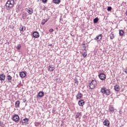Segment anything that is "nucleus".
I'll return each instance as SVG.
<instances>
[{
    "label": "nucleus",
    "instance_id": "obj_1",
    "mask_svg": "<svg viewBox=\"0 0 127 127\" xmlns=\"http://www.w3.org/2000/svg\"><path fill=\"white\" fill-rule=\"evenodd\" d=\"M14 6V0H8L5 4V6L7 10H10L12 9Z\"/></svg>",
    "mask_w": 127,
    "mask_h": 127
},
{
    "label": "nucleus",
    "instance_id": "obj_2",
    "mask_svg": "<svg viewBox=\"0 0 127 127\" xmlns=\"http://www.w3.org/2000/svg\"><path fill=\"white\" fill-rule=\"evenodd\" d=\"M96 86H97V80H92L90 83H89V87L90 89H95L96 88Z\"/></svg>",
    "mask_w": 127,
    "mask_h": 127
},
{
    "label": "nucleus",
    "instance_id": "obj_3",
    "mask_svg": "<svg viewBox=\"0 0 127 127\" xmlns=\"http://www.w3.org/2000/svg\"><path fill=\"white\" fill-rule=\"evenodd\" d=\"M98 77L100 79V80L104 81V80H106V78L107 76L105 73H101L98 75Z\"/></svg>",
    "mask_w": 127,
    "mask_h": 127
},
{
    "label": "nucleus",
    "instance_id": "obj_4",
    "mask_svg": "<svg viewBox=\"0 0 127 127\" xmlns=\"http://www.w3.org/2000/svg\"><path fill=\"white\" fill-rule=\"evenodd\" d=\"M102 38H103V34H100L97 36L96 37L94 38V40H97V41H101V40H102Z\"/></svg>",
    "mask_w": 127,
    "mask_h": 127
},
{
    "label": "nucleus",
    "instance_id": "obj_5",
    "mask_svg": "<svg viewBox=\"0 0 127 127\" xmlns=\"http://www.w3.org/2000/svg\"><path fill=\"white\" fill-rule=\"evenodd\" d=\"M83 98V94L81 93L80 92H78L77 95H76V100H80Z\"/></svg>",
    "mask_w": 127,
    "mask_h": 127
},
{
    "label": "nucleus",
    "instance_id": "obj_6",
    "mask_svg": "<svg viewBox=\"0 0 127 127\" xmlns=\"http://www.w3.org/2000/svg\"><path fill=\"white\" fill-rule=\"evenodd\" d=\"M12 120L14 122H18L19 121V116L17 115H15L12 117Z\"/></svg>",
    "mask_w": 127,
    "mask_h": 127
},
{
    "label": "nucleus",
    "instance_id": "obj_7",
    "mask_svg": "<svg viewBox=\"0 0 127 127\" xmlns=\"http://www.w3.org/2000/svg\"><path fill=\"white\" fill-rule=\"evenodd\" d=\"M78 104L80 107H83L85 105V101L83 99H80L78 101Z\"/></svg>",
    "mask_w": 127,
    "mask_h": 127
},
{
    "label": "nucleus",
    "instance_id": "obj_8",
    "mask_svg": "<svg viewBox=\"0 0 127 127\" xmlns=\"http://www.w3.org/2000/svg\"><path fill=\"white\" fill-rule=\"evenodd\" d=\"M26 11L29 14H32L33 13V9L31 8H27Z\"/></svg>",
    "mask_w": 127,
    "mask_h": 127
},
{
    "label": "nucleus",
    "instance_id": "obj_9",
    "mask_svg": "<svg viewBox=\"0 0 127 127\" xmlns=\"http://www.w3.org/2000/svg\"><path fill=\"white\" fill-rule=\"evenodd\" d=\"M33 36L35 38H38V37H39V36H40L39 33H38V32H37V31L34 32L33 33Z\"/></svg>",
    "mask_w": 127,
    "mask_h": 127
},
{
    "label": "nucleus",
    "instance_id": "obj_10",
    "mask_svg": "<svg viewBox=\"0 0 127 127\" xmlns=\"http://www.w3.org/2000/svg\"><path fill=\"white\" fill-rule=\"evenodd\" d=\"M114 89L116 92H120L121 88H120V85L116 84L114 86Z\"/></svg>",
    "mask_w": 127,
    "mask_h": 127
},
{
    "label": "nucleus",
    "instance_id": "obj_11",
    "mask_svg": "<svg viewBox=\"0 0 127 127\" xmlns=\"http://www.w3.org/2000/svg\"><path fill=\"white\" fill-rule=\"evenodd\" d=\"M81 117H82V112H77L75 113V119H81Z\"/></svg>",
    "mask_w": 127,
    "mask_h": 127
},
{
    "label": "nucleus",
    "instance_id": "obj_12",
    "mask_svg": "<svg viewBox=\"0 0 127 127\" xmlns=\"http://www.w3.org/2000/svg\"><path fill=\"white\" fill-rule=\"evenodd\" d=\"M103 125L105 127H109L110 126V121L108 120H105L103 122Z\"/></svg>",
    "mask_w": 127,
    "mask_h": 127
},
{
    "label": "nucleus",
    "instance_id": "obj_13",
    "mask_svg": "<svg viewBox=\"0 0 127 127\" xmlns=\"http://www.w3.org/2000/svg\"><path fill=\"white\" fill-rule=\"evenodd\" d=\"M26 76V71H21L20 73V76L21 78H24Z\"/></svg>",
    "mask_w": 127,
    "mask_h": 127
},
{
    "label": "nucleus",
    "instance_id": "obj_14",
    "mask_svg": "<svg viewBox=\"0 0 127 127\" xmlns=\"http://www.w3.org/2000/svg\"><path fill=\"white\" fill-rule=\"evenodd\" d=\"M28 118H25L21 121L20 123H22V124H28Z\"/></svg>",
    "mask_w": 127,
    "mask_h": 127
},
{
    "label": "nucleus",
    "instance_id": "obj_15",
    "mask_svg": "<svg viewBox=\"0 0 127 127\" xmlns=\"http://www.w3.org/2000/svg\"><path fill=\"white\" fill-rule=\"evenodd\" d=\"M7 80L9 83H11V80H12V77L10 75H7Z\"/></svg>",
    "mask_w": 127,
    "mask_h": 127
},
{
    "label": "nucleus",
    "instance_id": "obj_16",
    "mask_svg": "<svg viewBox=\"0 0 127 127\" xmlns=\"http://www.w3.org/2000/svg\"><path fill=\"white\" fill-rule=\"evenodd\" d=\"M5 80V75L2 74L0 75V81H4Z\"/></svg>",
    "mask_w": 127,
    "mask_h": 127
},
{
    "label": "nucleus",
    "instance_id": "obj_17",
    "mask_svg": "<svg viewBox=\"0 0 127 127\" xmlns=\"http://www.w3.org/2000/svg\"><path fill=\"white\" fill-rule=\"evenodd\" d=\"M106 90L107 88L105 87H103L101 89V92L103 95H104V94H106Z\"/></svg>",
    "mask_w": 127,
    "mask_h": 127
},
{
    "label": "nucleus",
    "instance_id": "obj_18",
    "mask_svg": "<svg viewBox=\"0 0 127 127\" xmlns=\"http://www.w3.org/2000/svg\"><path fill=\"white\" fill-rule=\"evenodd\" d=\"M38 96L40 98H42L44 96V92L43 91H41L38 93Z\"/></svg>",
    "mask_w": 127,
    "mask_h": 127
},
{
    "label": "nucleus",
    "instance_id": "obj_19",
    "mask_svg": "<svg viewBox=\"0 0 127 127\" xmlns=\"http://www.w3.org/2000/svg\"><path fill=\"white\" fill-rule=\"evenodd\" d=\"M19 105H20V102L19 100H17L15 103V108H19Z\"/></svg>",
    "mask_w": 127,
    "mask_h": 127
},
{
    "label": "nucleus",
    "instance_id": "obj_20",
    "mask_svg": "<svg viewBox=\"0 0 127 127\" xmlns=\"http://www.w3.org/2000/svg\"><path fill=\"white\" fill-rule=\"evenodd\" d=\"M48 21V19H44L43 20H42L41 25H44L45 23H46Z\"/></svg>",
    "mask_w": 127,
    "mask_h": 127
},
{
    "label": "nucleus",
    "instance_id": "obj_21",
    "mask_svg": "<svg viewBox=\"0 0 127 127\" xmlns=\"http://www.w3.org/2000/svg\"><path fill=\"white\" fill-rule=\"evenodd\" d=\"M105 94L106 96H110L111 95V90L106 89Z\"/></svg>",
    "mask_w": 127,
    "mask_h": 127
},
{
    "label": "nucleus",
    "instance_id": "obj_22",
    "mask_svg": "<svg viewBox=\"0 0 127 127\" xmlns=\"http://www.w3.org/2000/svg\"><path fill=\"white\" fill-rule=\"evenodd\" d=\"M54 69H55V68L53 67L52 65L49 66V70H50V72H52V71H54Z\"/></svg>",
    "mask_w": 127,
    "mask_h": 127
},
{
    "label": "nucleus",
    "instance_id": "obj_23",
    "mask_svg": "<svg viewBox=\"0 0 127 127\" xmlns=\"http://www.w3.org/2000/svg\"><path fill=\"white\" fill-rule=\"evenodd\" d=\"M53 1L54 3H56L57 4H58L59 3H60V2L61 1L60 0H53Z\"/></svg>",
    "mask_w": 127,
    "mask_h": 127
},
{
    "label": "nucleus",
    "instance_id": "obj_24",
    "mask_svg": "<svg viewBox=\"0 0 127 127\" xmlns=\"http://www.w3.org/2000/svg\"><path fill=\"white\" fill-rule=\"evenodd\" d=\"M82 55L83 56L84 58L87 56V52L86 51H83L82 53Z\"/></svg>",
    "mask_w": 127,
    "mask_h": 127
},
{
    "label": "nucleus",
    "instance_id": "obj_25",
    "mask_svg": "<svg viewBox=\"0 0 127 127\" xmlns=\"http://www.w3.org/2000/svg\"><path fill=\"white\" fill-rule=\"evenodd\" d=\"M124 30H119V34L120 36H123V35H124Z\"/></svg>",
    "mask_w": 127,
    "mask_h": 127
},
{
    "label": "nucleus",
    "instance_id": "obj_26",
    "mask_svg": "<svg viewBox=\"0 0 127 127\" xmlns=\"http://www.w3.org/2000/svg\"><path fill=\"white\" fill-rule=\"evenodd\" d=\"M109 111L111 113H114L115 112V109H114V107H110L109 108Z\"/></svg>",
    "mask_w": 127,
    "mask_h": 127
},
{
    "label": "nucleus",
    "instance_id": "obj_27",
    "mask_svg": "<svg viewBox=\"0 0 127 127\" xmlns=\"http://www.w3.org/2000/svg\"><path fill=\"white\" fill-rule=\"evenodd\" d=\"M99 21V18L96 17L93 19L94 23H97Z\"/></svg>",
    "mask_w": 127,
    "mask_h": 127
},
{
    "label": "nucleus",
    "instance_id": "obj_28",
    "mask_svg": "<svg viewBox=\"0 0 127 127\" xmlns=\"http://www.w3.org/2000/svg\"><path fill=\"white\" fill-rule=\"evenodd\" d=\"M21 29H20V31H25L26 28L25 27H23V26L20 27Z\"/></svg>",
    "mask_w": 127,
    "mask_h": 127
},
{
    "label": "nucleus",
    "instance_id": "obj_29",
    "mask_svg": "<svg viewBox=\"0 0 127 127\" xmlns=\"http://www.w3.org/2000/svg\"><path fill=\"white\" fill-rule=\"evenodd\" d=\"M110 36L111 39H114V38H115V35H114V34L113 33L110 34Z\"/></svg>",
    "mask_w": 127,
    "mask_h": 127
},
{
    "label": "nucleus",
    "instance_id": "obj_30",
    "mask_svg": "<svg viewBox=\"0 0 127 127\" xmlns=\"http://www.w3.org/2000/svg\"><path fill=\"white\" fill-rule=\"evenodd\" d=\"M17 49L18 50H19L20 49V48H21V46H20V45H18L17 47H16Z\"/></svg>",
    "mask_w": 127,
    "mask_h": 127
},
{
    "label": "nucleus",
    "instance_id": "obj_31",
    "mask_svg": "<svg viewBox=\"0 0 127 127\" xmlns=\"http://www.w3.org/2000/svg\"><path fill=\"white\" fill-rule=\"evenodd\" d=\"M107 10H108V11H111V10H112V7H111V6L108 7V8H107Z\"/></svg>",
    "mask_w": 127,
    "mask_h": 127
},
{
    "label": "nucleus",
    "instance_id": "obj_32",
    "mask_svg": "<svg viewBox=\"0 0 127 127\" xmlns=\"http://www.w3.org/2000/svg\"><path fill=\"white\" fill-rule=\"evenodd\" d=\"M43 3H46L47 2V0H42Z\"/></svg>",
    "mask_w": 127,
    "mask_h": 127
},
{
    "label": "nucleus",
    "instance_id": "obj_33",
    "mask_svg": "<svg viewBox=\"0 0 127 127\" xmlns=\"http://www.w3.org/2000/svg\"><path fill=\"white\" fill-rule=\"evenodd\" d=\"M49 32H53L54 31V30H53V29H50L49 30Z\"/></svg>",
    "mask_w": 127,
    "mask_h": 127
},
{
    "label": "nucleus",
    "instance_id": "obj_34",
    "mask_svg": "<svg viewBox=\"0 0 127 127\" xmlns=\"http://www.w3.org/2000/svg\"><path fill=\"white\" fill-rule=\"evenodd\" d=\"M43 10H44V11L46 10V7L44 6V7H43Z\"/></svg>",
    "mask_w": 127,
    "mask_h": 127
},
{
    "label": "nucleus",
    "instance_id": "obj_35",
    "mask_svg": "<svg viewBox=\"0 0 127 127\" xmlns=\"http://www.w3.org/2000/svg\"><path fill=\"white\" fill-rule=\"evenodd\" d=\"M125 73H126V74H127V67L125 69Z\"/></svg>",
    "mask_w": 127,
    "mask_h": 127
},
{
    "label": "nucleus",
    "instance_id": "obj_36",
    "mask_svg": "<svg viewBox=\"0 0 127 127\" xmlns=\"http://www.w3.org/2000/svg\"><path fill=\"white\" fill-rule=\"evenodd\" d=\"M124 4H126V2H125L124 1H123V2H122V5H124Z\"/></svg>",
    "mask_w": 127,
    "mask_h": 127
},
{
    "label": "nucleus",
    "instance_id": "obj_37",
    "mask_svg": "<svg viewBox=\"0 0 127 127\" xmlns=\"http://www.w3.org/2000/svg\"><path fill=\"white\" fill-rule=\"evenodd\" d=\"M49 46H52V44H49Z\"/></svg>",
    "mask_w": 127,
    "mask_h": 127
},
{
    "label": "nucleus",
    "instance_id": "obj_38",
    "mask_svg": "<svg viewBox=\"0 0 127 127\" xmlns=\"http://www.w3.org/2000/svg\"><path fill=\"white\" fill-rule=\"evenodd\" d=\"M4 127L3 126H2V127Z\"/></svg>",
    "mask_w": 127,
    "mask_h": 127
}]
</instances>
